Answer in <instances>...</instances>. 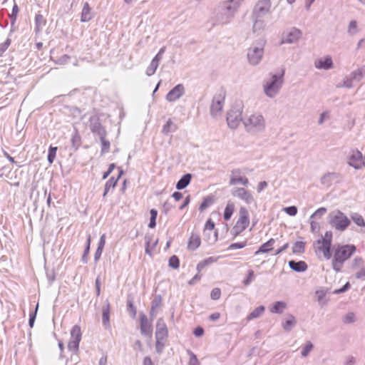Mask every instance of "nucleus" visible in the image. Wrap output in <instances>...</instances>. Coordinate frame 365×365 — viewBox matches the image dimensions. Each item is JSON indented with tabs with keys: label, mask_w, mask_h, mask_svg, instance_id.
Instances as JSON below:
<instances>
[{
	"label": "nucleus",
	"mask_w": 365,
	"mask_h": 365,
	"mask_svg": "<svg viewBox=\"0 0 365 365\" xmlns=\"http://www.w3.org/2000/svg\"><path fill=\"white\" fill-rule=\"evenodd\" d=\"M334 254L332 259V267L336 272L341 269L344 262L356 251L354 245H339L334 247Z\"/></svg>",
	"instance_id": "obj_1"
},
{
	"label": "nucleus",
	"mask_w": 365,
	"mask_h": 365,
	"mask_svg": "<svg viewBox=\"0 0 365 365\" xmlns=\"http://www.w3.org/2000/svg\"><path fill=\"white\" fill-rule=\"evenodd\" d=\"M242 0H230L224 1L220 6V12L217 16V21L226 24L235 17Z\"/></svg>",
	"instance_id": "obj_2"
},
{
	"label": "nucleus",
	"mask_w": 365,
	"mask_h": 365,
	"mask_svg": "<svg viewBox=\"0 0 365 365\" xmlns=\"http://www.w3.org/2000/svg\"><path fill=\"white\" fill-rule=\"evenodd\" d=\"M284 71L279 76L272 75L270 78L264 81L263 91L264 94L273 98L278 95L284 82Z\"/></svg>",
	"instance_id": "obj_3"
},
{
	"label": "nucleus",
	"mask_w": 365,
	"mask_h": 365,
	"mask_svg": "<svg viewBox=\"0 0 365 365\" xmlns=\"http://www.w3.org/2000/svg\"><path fill=\"white\" fill-rule=\"evenodd\" d=\"M245 130L247 133L255 134L264 130L265 120L264 117L259 113L252 114L243 120Z\"/></svg>",
	"instance_id": "obj_4"
},
{
	"label": "nucleus",
	"mask_w": 365,
	"mask_h": 365,
	"mask_svg": "<svg viewBox=\"0 0 365 365\" xmlns=\"http://www.w3.org/2000/svg\"><path fill=\"white\" fill-rule=\"evenodd\" d=\"M330 225L338 231H344L351 224L350 220L339 210H334L329 214Z\"/></svg>",
	"instance_id": "obj_5"
},
{
	"label": "nucleus",
	"mask_w": 365,
	"mask_h": 365,
	"mask_svg": "<svg viewBox=\"0 0 365 365\" xmlns=\"http://www.w3.org/2000/svg\"><path fill=\"white\" fill-rule=\"evenodd\" d=\"M250 218L249 212L246 207H241L239 210V218L232 227V232L235 235H238L242 232L249 225Z\"/></svg>",
	"instance_id": "obj_6"
},
{
	"label": "nucleus",
	"mask_w": 365,
	"mask_h": 365,
	"mask_svg": "<svg viewBox=\"0 0 365 365\" xmlns=\"http://www.w3.org/2000/svg\"><path fill=\"white\" fill-rule=\"evenodd\" d=\"M264 42H259L248 49L247 56L251 65L256 66L260 62L264 54Z\"/></svg>",
	"instance_id": "obj_7"
},
{
	"label": "nucleus",
	"mask_w": 365,
	"mask_h": 365,
	"mask_svg": "<svg viewBox=\"0 0 365 365\" xmlns=\"http://www.w3.org/2000/svg\"><path fill=\"white\" fill-rule=\"evenodd\" d=\"M225 92L220 90L217 92L212 100L210 105V114L212 117H217L221 114L225 103Z\"/></svg>",
	"instance_id": "obj_8"
},
{
	"label": "nucleus",
	"mask_w": 365,
	"mask_h": 365,
	"mask_svg": "<svg viewBox=\"0 0 365 365\" xmlns=\"http://www.w3.org/2000/svg\"><path fill=\"white\" fill-rule=\"evenodd\" d=\"M242 108L240 106L232 107L227 113V122L228 126L232 129L238 127L242 118Z\"/></svg>",
	"instance_id": "obj_9"
},
{
	"label": "nucleus",
	"mask_w": 365,
	"mask_h": 365,
	"mask_svg": "<svg viewBox=\"0 0 365 365\" xmlns=\"http://www.w3.org/2000/svg\"><path fill=\"white\" fill-rule=\"evenodd\" d=\"M302 36V31L292 27L289 31L282 34L280 44L294 43L297 42Z\"/></svg>",
	"instance_id": "obj_10"
},
{
	"label": "nucleus",
	"mask_w": 365,
	"mask_h": 365,
	"mask_svg": "<svg viewBox=\"0 0 365 365\" xmlns=\"http://www.w3.org/2000/svg\"><path fill=\"white\" fill-rule=\"evenodd\" d=\"M348 164L354 169L359 170L365 165V155L363 156L357 150H353L349 158Z\"/></svg>",
	"instance_id": "obj_11"
},
{
	"label": "nucleus",
	"mask_w": 365,
	"mask_h": 365,
	"mask_svg": "<svg viewBox=\"0 0 365 365\" xmlns=\"http://www.w3.org/2000/svg\"><path fill=\"white\" fill-rule=\"evenodd\" d=\"M270 7L271 0H259L253 10V18H260L264 16L269 11Z\"/></svg>",
	"instance_id": "obj_12"
},
{
	"label": "nucleus",
	"mask_w": 365,
	"mask_h": 365,
	"mask_svg": "<svg viewBox=\"0 0 365 365\" xmlns=\"http://www.w3.org/2000/svg\"><path fill=\"white\" fill-rule=\"evenodd\" d=\"M168 331L164 320L161 318L158 319L156 324L155 339L158 345L162 341H165L168 337Z\"/></svg>",
	"instance_id": "obj_13"
},
{
	"label": "nucleus",
	"mask_w": 365,
	"mask_h": 365,
	"mask_svg": "<svg viewBox=\"0 0 365 365\" xmlns=\"http://www.w3.org/2000/svg\"><path fill=\"white\" fill-rule=\"evenodd\" d=\"M365 71L362 68L357 69L351 72L343 83V86L350 88L354 86V81H359L364 76Z\"/></svg>",
	"instance_id": "obj_14"
},
{
	"label": "nucleus",
	"mask_w": 365,
	"mask_h": 365,
	"mask_svg": "<svg viewBox=\"0 0 365 365\" xmlns=\"http://www.w3.org/2000/svg\"><path fill=\"white\" fill-rule=\"evenodd\" d=\"M185 87L182 83L178 84L166 95L165 99L168 102H174L185 94Z\"/></svg>",
	"instance_id": "obj_15"
},
{
	"label": "nucleus",
	"mask_w": 365,
	"mask_h": 365,
	"mask_svg": "<svg viewBox=\"0 0 365 365\" xmlns=\"http://www.w3.org/2000/svg\"><path fill=\"white\" fill-rule=\"evenodd\" d=\"M340 174L336 172H329L323 175L320 178L321 184L329 187L332 185L333 183L338 182L339 181Z\"/></svg>",
	"instance_id": "obj_16"
},
{
	"label": "nucleus",
	"mask_w": 365,
	"mask_h": 365,
	"mask_svg": "<svg viewBox=\"0 0 365 365\" xmlns=\"http://www.w3.org/2000/svg\"><path fill=\"white\" fill-rule=\"evenodd\" d=\"M232 194L234 197L244 200L247 204H251L255 202V199L250 192L243 187L235 188Z\"/></svg>",
	"instance_id": "obj_17"
},
{
	"label": "nucleus",
	"mask_w": 365,
	"mask_h": 365,
	"mask_svg": "<svg viewBox=\"0 0 365 365\" xmlns=\"http://www.w3.org/2000/svg\"><path fill=\"white\" fill-rule=\"evenodd\" d=\"M331 245L327 242L317 240L314 245L315 252L317 254L322 252L323 257L327 259H329L331 257Z\"/></svg>",
	"instance_id": "obj_18"
},
{
	"label": "nucleus",
	"mask_w": 365,
	"mask_h": 365,
	"mask_svg": "<svg viewBox=\"0 0 365 365\" xmlns=\"http://www.w3.org/2000/svg\"><path fill=\"white\" fill-rule=\"evenodd\" d=\"M240 170H234L232 171V174L230 175V185H237L238 183H241L244 185H247L249 183V180L247 178H242L240 175Z\"/></svg>",
	"instance_id": "obj_19"
},
{
	"label": "nucleus",
	"mask_w": 365,
	"mask_h": 365,
	"mask_svg": "<svg viewBox=\"0 0 365 365\" xmlns=\"http://www.w3.org/2000/svg\"><path fill=\"white\" fill-rule=\"evenodd\" d=\"M90 127L91 131L94 133H96L99 136V138L106 136V131L98 119L92 120L91 122Z\"/></svg>",
	"instance_id": "obj_20"
},
{
	"label": "nucleus",
	"mask_w": 365,
	"mask_h": 365,
	"mask_svg": "<svg viewBox=\"0 0 365 365\" xmlns=\"http://www.w3.org/2000/svg\"><path fill=\"white\" fill-rule=\"evenodd\" d=\"M315 67L319 69L328 70L333 67V61L330 56L325 58H320L315 61Z\"/></svg>",
	"instance_id": "obj_21"
},
{
	"label": "nucleus",
	"mask_w": 365,
	"mask_h": 365,
	"mask_svg": "<svg viewBox=\"0 0 365 365\" xmlns=\"http://www.w3.org/2000/svg\"><path fill=\"white\" fill-rule=\"evenodd\" d=\"M140 332L145 336L151 332V324L148 322V318L144 314H140Z\"/></svg>",
	"instance_id": "obj_22"
},
{
	"label": "nucleus",
	"mask_w": 365,
	"mask_h": 365,
	"mask_svg": "<svg viewBox=\"0 0 365 365\" xmlns=\"http://www.w3.org/2000/svg\"><path fill=\"white\" fill-rule=\"evenodd\" d=\"M289 266L290 269L297 272H302L307 269V264L304 261H298L296 262L294 260H290L289 262Z\"/></svg>",
	"instance_id": "obj_23"
},
{
	"label": "nucleus",
	"mask_w": 365,
	"mask_h": 365,
	"mask_svg": "<svg viewBox=\"0 0 365 365\" xmlns=\"http://www.w3.org/2000/svg\"><path fill=\"white\" fill-rule=\"evenodd\" d=\"M123 170H120L118 176L116 179H115L113 177H112L106 182V183L105 185L103 195V197L106 196V195L108 194V192L110 188H114L115 187L118 179L120 178V176L123 175Z\"/></svg>",
	"instance_id": "obj_24"
},
{
	"label": "nucleus",
	"mask_w": 365,
	"mask_h": 365,
	"mask_svg": "<svg viewBox=\"0 0 365 365\" xmlns=\"http://www.w3.org/2000/svg\"><path fill=\"white\" fill-rule=\"evenodd\" d=\"M275 240L270 239L265 243L262 244L259 250L255 252V255H257L259 253H267L272 250V246L274 244Z\"/></svg>",
	"instance_id": "obj_25"
},
{
	"label": "nucleus",
	"mask_w": 365,
	"mask_h": 365,
	"mask_svg": "<svg viewBox=\"0 0 365 365\" xmlns=\"http://www.w3.org/2000/svg\"><path fill=\"white\" fill-rule=\"evenodd\" d=\"M296 324V318L292 314H289L285 322L282 324V327L285 331L289 332Z\"/></svg>",
	"instance_id": "obj_26"
},
{
	"label": "nucleus",
	"mask_w": 365,
	"mask_h": 365,
	"mask_svg": "<svg viewBox=\"0 0 365 365\" xmlns=\"http://www.w3.org/2000/svg\"><path fill=\"white\" fill-rule=\"evenodd\" d=\"M192 175L190 173L184 175L177 182L176 188L178 190H182L185 188L190 182Z\"/></svg>",
	"instance_id": "obj_27"
},
{
	"label": "nucleus",
	"mask_w": 365,
	"mask_h": 365,
	"mask_svg": "<svg viewBox=\"0 0 365 365\" xmlns=\"http://www.w3.org/2000/svg\"><path fill=\"white\" fill-rule=\"evenodd\" d=\"M287 308V304L282 301L276 302L272 307L269 308V311L272 313L282 314L284 310Z\"/></svg>",
	"instance_id": "obj_28"
},
{
	"label": "nucleus",
	"mask_w": 365,
	"mask_h": 365,
	"mask_svg": "<svg viewBox=\"0 0 365 365\" xmlns=\"http://www.w3.org/2000/svg\"><path fill=\"white\" fill-rule=\"evenodd\" d=\"M200 245V237L192 233L189 239L187 247L190 250H195Z\"/></svg>",
	"instance_id": "obj_29"
},
{
	"label": "nucleus",
	"mask_w": 365,
	"mask_h": 365,
	"mask_svg": "<svg viewBox=\"0 0 365 365\" xmlns=\"http://www.w3.org/2000/svg\"><path fill=\"white\" fill-rule=\"evenodd\" d=\"M92 19V14L91 12V8L88 2H86L83 5L82 13H81V21L86 22Z\"/></svg>",
	"instance_id": "obj_30"
},
{
	"label": "nucleus",
	"mask_w": 365,
	"mask_h": 365,
	"mask_svg": "<svg viewBox=\"0 0 365 365\" xmlns=\"http://www.w3.org/2000/svg\"><path fill=\"white\" fill-rule=\"evenodd\" d=\"M102 321L105 326H109L110 323V304L107 301L106 305L103 307L102 310Z\"/></svg>",
	"instance_id": "obj_31"
},
{
	"label": "nucleus",
	"mask_w": 365,
	"mask_h": 365,
	"mask_svg": "<svg viewBox=\"0 0 365 365\" xmlns=\"http://www.w3.org/2000/svg\"><path fill=\"white\" fill-rule=\"evenodd\" d=\"M162 303V297L160 295H155L151 302L150 316L154 317L156 309L158 308Z\"/></svg>",
	"instance_id": "obj_32"
},
{
	"label": "nucleus",
	"mask_w": 365,
	"mask_h": 365,
	"mask_svg": "<svg viewBox=\"0 0 365 365\" xmlns=\"http://www.w3.org/2000/svg\"><path fill=\"white\" fill-rule=\"evenodd\" d=\"M264 310L265 307L263 305L259 306L247 317V320L250 321L259 317L264 313Z\"/></svg>",
	"instance_id": "obj_33"
},
{
	"label": "nucleus",
	"mask_w": 365,
	"mask_h": 365,
	"mask_svg": "<svg viewBox=\"0 0 365 365\" xmlns=\"http://www.w3.org/2000/svg\"><path fill=\"white\" fill-rule=\"evenodd\" d=\"M234 210H235V205L233 202H228V203L227 204V206L225 209V212H224V220L227 221L229 220L233 212H234Z\"/></svg>",
	"instance_id": "obj_34"
},
{
	"label": "nucleus",
	"mask_w": 365,
	"mask_h": 365,
	"mask_svg": "<svg viewBox=\"0 0 365 365\" xmlns=\"http://www.w3.org/2000/svg\"><path fill=\"white\" fill-rule=\"evenodd\" d=\"M81 331L78 325H74L71 330V339H76L81 341Z\"/></svg>",
	"instance_id": "obj_35"
},
{
	"label": "nucleus",
	"mask_w": 365,
	"mask_h": 365,
	"mask_svg": "<svg viewBox=\"0 0 365 365\" xmlns=\"http://www.w3.org/2000/svg\"><path fill=\"white\" fill-rule=\"evenodd\" d=\"M354 222L359 227H365V221L363 217L359 213L354 212L350 215Z\"/></svg>",
	"instance_id": "obj_36"
},
{
	"label": "nucleus",
	"mask_w": 365,
	"mask_h": 365,
	"mask_svg": "<svg viewBox=\"0 0 365 365\" xmlns=\"http://www.w3.org/2000/svg\"><path fill=\"white\" fill-rule=\"evenodd\" d=\"M359 29L357 27V22L355 20H352L349 22L347 32L350 36H354L358 33Z\"/></svg>",
	"instance_id": "obj_37"
},
{
	"label": "nucleus",
	"mask_w": 365,
	"mask_h": 365,
	"mask_svg": "<svg viewBox=\"0 0 365 365\" xmlns=\"http://www.w3.org/2000/svg\"><path fill=\"white\" fill-rule=\"evenodd\" d=\"M36 22V31H39L41 30V26L42 25H45L46 20L44 17L41 14H36L35 17Z\"/></svg>",
	"instance_id": "obj_38"
},
{
	"label": "nucleus",
	"mask_w": 365,
	"mask_h": 365,
	"mask_svg": "<svg viewBox=\"0 0 365 365\" xmlns=\"http://www.w3.org/2000/svg\"><path fill=\"white\" fill-rule=\"evenodd\" d=\"M80 341L71 339L68 344V349L74 353L78 351Z\"/></svg>",
	"instance_id": "obj_39"
},
{
	"label": "nucleus",
	"mask_w": 365,
	"mask_h": 365,
	"mask_svg": "<svg viewBox=\"0 0 365 365\" xmlns=\"http://www.w3.org/2000/svg\"><path fill=\"white\" fill-rule=\"evenodd\" d=\"M99 138L101 142V153H108L110 150V142L106 139V136Z\"/></svg>",
	"instance_id": "obj_40"
},
{
	"label": "nucleus",
	"mask_w": 365,
	"mask_h": 365,
	"mask_svg": "<svg viewBox=\"0 0 365 365\" xmlns=\"http://www.w3.org/2000/svg\"><path fill=\"white\" fill-rule=\"evenodd\" d=\"M304 242H297L292 247V252L294 253H302L304 251Z\"/></svg>",
	"instance_id": "obj_41"
},
{
	"label": "nucleus",
	"mask_w": 365,
	"mask_h": 365,
	"mask_svg": "<svg viewBox=\"0 0 365 365\" xmlns=\"http://www.w3.org/2000/svg\"><path fill=\"white\" fill-rule=\"evenodd\" d=\"M327 293V290H325L324 289H321L317 290L315 292V294H316V296L317 297V301L321 304H324V298L325 297Z\"/></svg>",
	"instance_id": "obj_42"
},
{
	"label": "nucleus",
	"mask_w": 365,
	"mask_h": 365,
	"mask_svg": "<svg viewBox=\"0 0 365 365\" xmlns=\"http://www.w3.org/2000/svg\"><path fill=\"white\" fill-rule=\"evenodd\" d=\"M313 344L311 341H307L306 345L303 347L302 351L301 352L302 356L306 357L307 356L310 351L313 349Z\"/></svg>",
	"instance_id": "obj_43"
},
{
	"label": "nucleus",
	"mask_w": 365,
	"mask_h": 365,
	"mask_svg": "<svg viewBox=\"0 0 365 365\" xmlns=\"http://www.w3.org/2000/svg\"><path fill=\"white\" fill-rule=\"evenodd\" d=\"M90 244H91V236L88 235V239H87V245H86V247L85 248V250L83 252V256H82V262L83 263H87L88 262V255L89 253V250H90Z\"/></svg>",
	"instance_id": "obj_44"
},
{
	"label": "nucleus",
	"mask_w": 365,
	"mask_h": 365,
	"mask_svg": "<svg viewBox=\"0 0 365 365\" xmlns=\"http://www.w3.org/2000/svg\"><path fill=\"white\" fill-rule=\"evenodd\" d=\"M169 266L173 269H178L180 266V261L176 255H173L169 259Z\"/></svg>",
	"instance_id": "obj_45"
},
{
	"label": "nucleus",
	"mask_w": 365,
	"mask_h": 365,
	"mask_svg": "<svg viewBox=\"0 0 365 365\" xmlns=\"http://www.w3.org/2000/svg\"><path fill=\"white\" fill-rule=\"evenodd\" d=\"M158 67V63H155L154 61H151L150 66L146 69V74L148 76L153 75Z\"/></svg>",
	"instance_id": "obj_46"
},
{
	"label": "nucleus",
	"mask_w": 365,
	"mask_h": 365,
	"mask_svg": "<svg viewBox=\"0 0 365 365\" xmlns=\"http://www.w3.org/2000/svg\"><path fill=\"white\" fill-rule=\"evenodd\" d=\"M127 308L128 311L131 314L133 317H135L136 315V309L133 305V300L130 299H128L127 300Z\"/></svg>",
	"instance_id": "obj_47"
},
{
	"label": "nucleus",
	"mask_w": 365,
	"mask_h": 365,
	"mask_svg": "<svg viewBox=\"0 0 365 365\" xmlns=\"http://www.w3.org/2000/svg\"><path fill=\"white\" fill-rule=\"evenodd\" d=\"M327 212V208L320 207L312 215L311 218H321Z\"/></svg>",
	"instance_id": "obj_48"
},
{
	"label": "nucleus",
	"mask_w": 365,
	"mask_h": 365,
	"mask_svg": "<svg viewBox=\"0 0 365 365\" xmlns=\"http://www.w3.org/2000/svg\"><path fill=\"white\" fill-rule=\"evenodd\" d=\"M318 240H320L324 242H327L329 245H331V240H332V232L331 231H327L325 232L324 236H322L320 239Z\"/></svg>",
	"instance_id": "obj_49"
},
{
	"label": "nucleus",
	"mask_w": 365,
	"mask_h": 365,
	"mask_svg": "<svg viewBox=\"0 0 365 365\" xmlns=\"http://www.w3.org/2000/svg\"><path fill=\"white\" fill-rule=\"evenodd\" d=\"M173 126H174L173 121L170 119H168L166 124L163 126V133L164 134H168L169 133L174 131V130H172Z\"/></svg>",
	"instance_id": "obj_50"
},
{
	"label": "nucleus",
	"mask_w": 365,
	"mask_h": 365,
	"mask_svg": "<svg viewBox=\"0 0 365 365\" xmlns=\"http://www.w3.org/2000/svg\"><path fill=\"white\" fill-rule=\"evenodd\" d=\"M57 148L51 147L48 150V160L50 163H52L55 159Z\"/></svg>",
	"instance_id": "obj_51"
},
{
	"label": "nucleus",
	"mask_w": 365,
	"mask_h": 365,
	"mask_svg": "<svg viewBox=\"0 0 365 365\" xmlns=\"http://www.w3.org/2000/svg\"><path fill=\"white\" fill-rule=\"evenodd\" d=\"M255 274L254 271L252 269H250L248 271L247 277L245 279H244L243 283L245 286H248L251 282L254 279Z\"/></svg>",
	"instance_id": "obj_52"
},
{
	"label": "nucleus",
	"mask_w": 365,
	"mask_h": 365,
	"mask_svg": "<svg viewBox=\"0 0 365 365\" xmlns=\"http://www.w3.org/2000/svg\"><path fill=\"white\" fill-rule=\"evenodd\" d=\"M19 11V7L16 4H14L12 9V13L10 15V18L11 19V24H14L16 20L17 14Z\"/></svg>",
	"instance_id": "obj_53"
},
{
	"label": "nucleus",
	"mask_w": 365,
	"mask_h": 365,
	"mask_svg": "<svg viewBox=\"0 0 365 365\" xmlns=\"http://www.w3.org/2000/svg\"><path fill=\"white\" fill-rule=\"evenodd\" d=\"M69 59L70 56L66 54H64L62 56H61L57 61H56L55 63L58 65H65L68 63Z\"/></svg>",
	"instance_id": "obj_54"
},
{
	"label": "nucleus",
	"mask_w": 365,
	"mask_h": 365,
	"mask_svg": "<svg viewBox=\"0 0 365 365\" xmlns=\"http://www.w3.org/2000/svg\"><path fill=\"white\" fill-rule=\"evenodd\" d=\"M221 295V291L219 288H214L210 293V297L212 299L217 300L220 299Z\"/></svg>",
	"instance_id": "obj_55"
},
{
	"label": "nucleus",
	"mask_w": 365,
	"mask_h": 365,
	"mask_svg": "<svg viewBox=\"0 0 365 365\" xmlns=\"http://www.w3.org/2000/svg\"><path fill=\"white\" fill-rule=\"evenodd\" d=\"M284 210L290 216H294L297 213V208L296 206L287 207L284 209Z\"/></svg>",
	"instance_id": "obj_56"
},
{
	"label": "nucleus",
	"mask_w": 365,
	"mask_h": 365,
	"mask_svg": "<svg viewBox=\"0 0 365 365\" xmlns=\"http://www.w3.org/2000/svg\"><path fill=\"white\" fill-rule=\"evenodd\" d=\"M246 245L247 242L245 241L242 242L232 243L228 247V250L242 249L245 247Z\"/></svg>",
	"instance_id": "obj_57"
},
{
	"label": "nucleus",
	"mask_w": 365,
	"mask_h": 365,
	"mask_svg": "<svg viewBox=\"0 0 365 365\" xmlns=\"http://www.w3.org/2000/svg\"><path fill=\"white\" fill-rule=\"evenodd\" d=\"M11 44V39L7 38L6 41L1 44L0 46V56H2V54L4 53V51L8 48L9 45Z\"/></svg>",
	"instance_id": "obj_58"
},
{
	"label": "nucleus",
	"mask_w": 365,
	"mask_h": 365,
	"mask_svg": "<svg viewBox=\"0 0 365 365\" xmlns=\"http://www.w3.org/2000/svg\"><path fill=\"white\" fill-rule=\"evenodd\" d=\"M152 238H153V235H146L145 237V243H146L145 252L150 255H151V252L150 250L149 246H150V243L152 240Z\"/></svg>",
	"instance_id": "obj_59"
},
{
	"label": "nucleus",
	"mask_w": 365,
	"mask_h": 365,
	"mask_svg": "<svg viewBox=\"0 0 365 365\" xmlns=\"http://www.w3.org/2000/svg\"><path fill=\"white\" fill-rule=\"evenodd\" d=\"M350 286L351 285H350L349 282H346L341 288L335 289L333 292V294H338L344 293V292H346L350 288Z\"/></svg>",
	"instance_id": "obj_60"
},
{
	"label": "nucleus",
	"mask_w": 365,
	"mask_h": 365,
	"mask_svg": "<svg viewBox=\"0 0 365 365\" xmlns=\"http://www.w3.org/2000/svg\"><path fill=\"white\" fill-rule=\"evenodd\" d=\"M350 286L351 285H350L349 282H346L341 288L335 289L333 292V294H338L344 293V292H346L350 288Z\"/></svg>",
	"instance_id": "obj_61"
},
{
	"label": "nucleus",
	"mask_w": 365,
	"mask_h": 365,
	"mask_svg": "<svg viewBox=\"0 0 365 365\" xmlns=\"http://www.w3.org/2000/svg\"><path fill=\"white\" fill-rule=\"evenodd\" d=\"M344 323H353L355 321V316L353 313H348L343 319Z\"/></svg>",
	"instance_id": "obj_62"
},
{
	"label": "nucleus",
	"mask_w": 365,
	"mask_h": 365,
	"mask_svg": "<svg viewBox=\"0 0 365 365\" xmlns=\"http://www.w3.org/2000/svg\"><path fill=\"white\" fill-rule=\"evenodd\" d=\"M212 201L209 198H205L202 202L200 204V207H199V210L200 211H203L205 209H206L210 204H211Z\"/></svg>",
	"instance_id": "obj_63"
},
{
	"label": "nucleus",
	"mask_w": 365,
	"mask_h": 365,
	"mask_svg": "<svg viewBox=\"0 0 365 365\" xmlns=\"http://www.w3.org/2000/svg\"><path fill=\"white\" fill-rule=\"evenodd\" d=\"M189 365H200V362L197 360L196 355H195L193 353H191Z\"/></svg>",
	"instance_id": "obj_64"
}]
</instances>
